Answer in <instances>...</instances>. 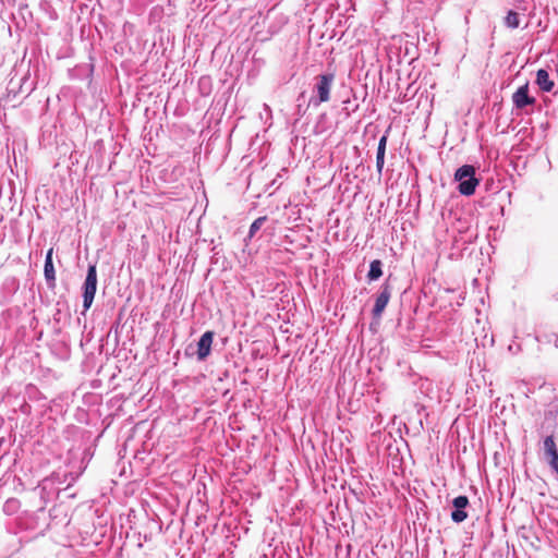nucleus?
<instances>
[{"label":"nucleus","instance_id":"1","mask_svg":"<svg viewBox=\"0 0 558 558\" xmlns=\"http://www.w3.org/2000/svg\"><path fill=\"white\" fill-rule=\"evenodd\" d=\"M453 181L457 184L456 190L460 195L469 197L475 194L481 183V178L477 175V168L475 166L464 163L456 169Z\"/></svg>","mask_w":558,"mask_h":558},{"label":"nucleus","instance_id":"2","mask_svg":"<svg viewBox=\"0 0 558 558\" xmlns=\"http://www.w3.org/2000/svg\"><path fill=\"white\" fill-rule=\"evenodd\" d=\"M335 81V74L325 72L314 77L313 95L310 97L307 107L317 108L330 99V92Z\"/></svg>","mask_w":558,"mask_h":558},{"label":"nucleus","instance_id":"3","mask_svg":"<svg viewBox=\"0 0 558 558\" xmlns=\"http://www.w3.org/2000/svg\"><path fill=\"white\" fill-rule=\"evenodd\" d=\"M97 264L89 263L87 266L85 279L81 287L83 314L93 305L97 292Z\"/></svg>","mask_w":558,"mask_h":558},{"label":"nucleus","instance_id":"4","mask_svg":"<svg viewBox=\"0 0 558 558\" xmlns=\"http://www.w3.org/2000/svg\"><path fill=\"white\" fill-rule=\"evenodd\" d=\"M512 104L513 110L517 112H529L527 108H531V111L537 106V99L535 96L530 94V83L525 82L523 85L519 86L515 92L512 94Z\"/></svg>","mask_w":558,"mask_h":558},{"label":"nucleus","instance_id":"5","mask_svg":"<svg viewBox=\"0 0 558 558\" xmlns=\"http://www.w3.org/2000/svg\"><path fill=\"white\" fill-rule=\"evenodd\" d=\"M391 275H389L383 284L379 287L377 294L375 295L374 305L371 311L372 317L375 319L381 318L383 314L391 299L392 286L390 284Z\"/></svg>","mask_w":558,"mask_h":558},{"label":"nucleus","instance_id":"6","mask_svg":"<svg viewBox=\"0 0 558 558\" xmlns=\"http://www.w3.org/2000/svg\"><path fill=\"white\" fill-rule=\"evenodd\" d=\"M470 507V499L466 495H459L451 501L450 518L452 522L460 524L464 522L468 517V508Z\"/></svg>","mask_w":558,"mask_h":558},{"label":"nucleus","instance_id":"7","mask_svg":"<svg viewBox=\"0 0 558 558\" xmlns=\"http://www.w3.org/2000/svg\"><path fill=\"white\" fill-rule=\"evenodd\" d=\"M214 330H206L196 342L195 355L198 362H205L213 351V343L215 339Z\"/></svg>","mask_w":558,"mask_h":558},{"label":"nucleus","instance_id":"8","mask_svg":"<svg viewBox=\"0 0 558 558\" xmlns=\"http://www.w3.org/2000/svg\"><path fill=\"white\" fill-rule=\"evenodd\" d=\"M44 277L47 288L53 291L57 287L56 268L53 263V247H50L45 255Z\"/></svg>","mask_w":558,"mask_h":558},{"label":"nucleus","instance_id":"9","mask_svg":"<svg viewBox=\"0 0 558 558\" xmlns=\"http://www.w3.org/2000/svg\"><path fill=\"white\" fill-rule=\"evenodd\" d=\"M544 453L548 460L550 469L558 475V448L553 435L544 438Z\"/></svg>","mask_w":558,"mask_h":558},{"label":"nucleus","instance_id":"10","mask_svg":"<svg viewBox=\"0 0 558 558\" xmlns=\"http://www.w3.org/2000/svg\"><path fill=\"white\" fill-rule=\"evenodd\" d=\"M89 60H90V62H88V63H81V64L75 65L73 69L69 70L70 78L78 80V81H84V80L90 81L93 77V74H94L95 66L93 63L94 58L89 57Z\"/></svg>","mask_w":558,"mask_h":558},{"label":"nucleus","instance_id":"11","mask_svg":"<svg viewBox=\"0 0 558 558\" xmlns=\"http://www.w3.org/2000/svg\"><path fill=\"white\" fill-rule=\"evenodd\" d=\"M36 84H37L36 81L31 77V73L28 70L27 73L20 80L17 89H15L13 87V81L11 80V82H10L11 87L8 89L9 95L12 94L13 97H15L19 93H22V94H25V96H28L33 93V90H35Z\"/></svg>","mask_w":558,"mask_h":558},{"label":"nucleus","instance_id":"12","mask_svg":"<svg viewBox=\"0 0 558 558\" xmlns=\"http://www.w3.org/2000/svg\"><path fill=\"white\" fill-rule=\"evenodd\" d=\"M535 84L543 93H550L555 87V82L550 78L546 69H538L536 71Z\"/></svg>","mask_w":558,"mask_h":558},{"label":"nucleus","instance_id":"13","mask_svg":"<svg viewBox=\"0 0 558 558\" xmlns=\"http://www.w3.org/2000/svg\"><path fill=\"white\" fill-rule=\"evenodd\" d=\"M383 267L384 264L380 259H373L369 263V268L366 275V279L369 283L377 281L383 276Z\"/></svg>","mask_w":558,"mask_h":558},{"label":"nucleus","instance_id":"14","mask_svg":"<svg viewBox=\"0 0 558 558\" xmlns=\"http://www.w3.org/2000/svg\"><path fill=\"white\" fill-rule=\"evenodd\" d=\"M504 22L507 27L515 29L520 26V15L517 11L509 10Z\"/></svg>","mask_w":558,"mask_h":558},{"label":"nucleus","instance_id":"15","mask_svg":"<svg viewBox=\"0 0 558 558\" xmlns=\"http://www.w3.org/2000/svg\"><path fill=\"white\" fill-rule=\"evenodd\" d=\"M21 507V502L16 498H9L3 504V512L8 515L15 514Z\"/></svg>","mask_w":558,"mask_h":558},{"label":"nucleus","instance_id":"16","mask_svg":"<svg viewBox=\"0 0 558 558\" xmlns=\"http://www.w3.org/2000/svg\"><path fill=\"white\" fill-rule=\"evenodd\" d=\"M267 216L256 218L250 226L247 239H253L255 234L262 229L263 225L267 221Z\"/></svg>","mask_w":558,"mask_h":558},{"label":"nucleus","instance_id":"17","mask_svg":"<svg viewBox=\"0 0 558 558\" xmlns=\"http://www.w3.org/2000/svg\"><path fill=\"white\" fill-rule=\"evenodd\" d=\"M390 128H388L385 133L380 136L377 145V153H386L387 142H388V135H389Z\"/></svg>","mask_w":558,"mask_h":558},{"label":"nucleus","instance_id":"18","mask_svg":"<svg viewBox=\"0 0 558 558\" xmlns=\"http://www.w3.org/2000/svg\"><path fill=\"white\" fill-rule=\"evenodd\" d=\"M298 108H296V113L300 114V116H303L306 110H307V106L304 107L303 106V102L305 101V92H302L299 96H298Z\"/></svg>","mask_w":558,"mask_h":558},{"label":"nucleus","instance_id":"19","mask_svg":"<svg viewBox=\"0 0 558 558\" xmlns=\"http://www.w3.org/2000/svg\"><path fill=\"white\" fill-rule=\"evenodd\" d=\"M385 156H386V153H377L376 151V170L379 174H381L383 169H384Z\"/></svg>","mask_w":558,"mask_h":558},{"label":"nucleus","instance_id":"20","mask_svg":"<svg viewBox=\"0 0 558 558\" xmlns=\"http://www.w3.org/2000/svg\"><path fill=\"white\" fill-rule=\"evenodd\" d=\"M380 322H381V318L375 319L374 317H372V320L369 323V330H372L373 332H376L380 325Z\"/></svg>","mask_w":558,"mask_h":558},{"label":"nucleus","instance_id":"21","mask_svg":"<svg viewBox=\"0 0 558 558\" xmlns=\"http://www.w3.org/2000/svg\"><path fill=\"white\" fill-rule=\"evenodd\" d=\"M94 456V451L92 450L90 447L88 448H85L84 451H83V458L82 460L83 461H90V459L93 458Z\"/></svg>","mask_w":558,"mask_h":558},{"label":"nucleus","instance_id":"22","mask_svg":"<svg viewBox=\"0 0 558 558\" xmlns=\"http://www.w3.org/2000/svg\"><path fill=\"white\" fill-rule=\"evenodd\" d=\"M184 354L186 357H192L193 355H195V350L193 349V345L192 344H189L184 351Z\"/></svg>","mask_w":558,"mask_h":558},{"label":"nucleus","instance_id":"23","mask_svg":"<svg viewBox=\"0 0 558 558\" xmlns=\"http://www.w3.org/2000/svg\"><path fill=\"white\" fill-rule=\"evenodd\" d=\"M517 8L520 10H526L525 1L520 0L519 3L517 4Z\"/></svg>","mask_w":558,"mask_h":558},{"label":"nucleus","instance_id":"24","mask_svg":"<svg viewBox=\"0 0 558 558\" xmlns=\"http://www.w3.org/2000/svg\"><path fill=\"white\" fill-rule=\"evenodd\" d=\"M554 345L558 348V335H555Z\"/></svg>","mask_w":558,"mask_h":558},{"label":"nucleus","instance_id":"25","mask_svg":"<svg viewBox=\"0 0 558 558\" xmlns=\"http://www.w3.org/2000/svg\"><path fill=\"white\" fill-rule=\"evenodd\" d=\"M26 408H27V409H29V404H25V405L23 407V412H25V411H26V410H25Z\"/></svg>","mask_w":558,"mask_h":558},{"label":"nucleus","instance_id":"26","mask_svg":"<svg viewBox=\"0 0 558 558\" xmlns=\"http://www.w3.org/2000/svg\"><path fill=\"white\" fill-rule=\"evenodd\" d=\"M53 318H54V320H59V315H58V314H54V315H53Z\"/></svg>","mask_w":558,"mask_h":558},{"label":"nucleus","instance_id":"27","mask_svg":"<svg viewBox=\"0 0 558 558\" xmlns=\"http://www.w3.org/2000/svg\"><path fill=\"white\" fill-rule=\"evenodd\" d=\"M325 117H326V114H325V113H322V114H320V117H319V119H324Z\"/></svg>","mask_w":558,"mask_h":558}]
</instances>
